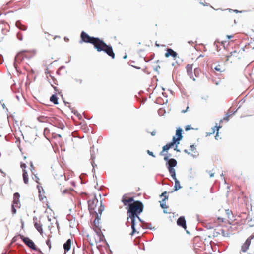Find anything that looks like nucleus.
Segmentation results:
<instances>
[{
	"mask_svg": "<svg viewBox=\"0 0 254 254\" xmlns=\"http://www.w3.org/2000/svg\"><path fill=\"white\" fill-rule=\"evenodd\" d=\"M221 127V126H218L216 124L215 126H214L213 127L211 128L212 131L211 132H210V134H214L216 130H217V131L218 132L219 129Z\"/></svg>",
	"mask_w": 254,
	"mask_h": 254,
	"instance_id": "28",
	"label": "nucleus"
},
{
	"mask_svg": "<svg viewBox=\"0 0 254 254\" xmlns=\"http://www.w3.org/2000/svg\"><path fill=\"white\" fill-rule=\"evenodd\" d=\"M98 202V200L95 195L92 199L88 200V210L90 213H92L93 212L95 211L94 209Z\"/></svg>",
	"mask_w": 254,
	"mask_h": 254,
	"instance_id": "7",
	"label": "nucleus"
},
{
	"mask_svg": "<svg viewBox=\"0 0 254 254\" xmlns=\"http://www.w3.org/2000/svg\"><path fill=\"white\" fill-rule=\"evenodd\" d=\"M15 25L17 28L21 30L25 31L27 29V27L22 25L20 21H17L16 22Z\"/></svg>",
	"mask_w": 254,
	"mask_h": 254,
	"instance_id": "18",
	"label": "nucleus"
},
{
	"mask_svg": "<svg viewBox=\"0 0 254 254\" xmlns=\"http://www.w3.org/2000/svg\"><path fill=\"white\" fill-rule=\"evenodd\" d=\"M34 226L37 230L42 234L43 233V229H42V225L41 224H39L37 222L34 223Z\"/></svg>",
	"mask_w": 254,
	"mask_h": 254,
	"instance_id": "20",
	"label": "nucleus"
},
{
	"mask_svg": "<svg viewBox=\"0 0 254 254\" xmlns=\"http://www.w3.org/2000/svg\"><path fill=\"white\" fill-rule=\"evenodd\" d=\"M200 72V70L199 68L195 67L194 69V74L195 77H198L199 75Z\"/></svg>",
	"mask_w": 254,
	"mask_h": 254,
	"instance_id": "33",
	"label": "nucleus"
},
{
	"mask_svg": "<svg viewBox=\"0 0 254 254\" xmlns=\"http://www.w3.org/2000/svg\"><path fill=\"white\" fill-rule=\"evenodd\" d=\"M180 140H179L178 138H177V137H176L175 136H173L172 140L171 142L174 143V144H175V145L177 146L180 143Z\"/></svg>",
	"mask_w": 254,
	"mask_h": 254,
	"instance_id": "30",
	"label": "nucleus"
},
{
	"mask_svg": "<svg viewBox=\"0 0 254 254\" xmlns=\"http://www.w3.org/2000/svg\"><path fill=\"white\" fill-rule=\"evenodd\" d=\"M166 144L170 148H172L175 145L174 143H173L172 142H170Z\"/></svg>",
	"mask_w": 254,
	"mask_h": 254,
	"instance_id": "49",
	"label": "nucleus"
},
{
	"mask_svg": "<svg viewBox=\"0 0 254 254\" xmlns=\"http://www.w3.org/2000/svg\"><path fill=\"white\" fill-rule=\"evenodd\" d=\"M193 65V64H187L186 70H187V74L190 77V78H192L193 80L195 81V79L193 76V71H192Z\"/></svg>",
	"mask_w": 254,
	"mask_h": 254,
	"instance_id": "10",
	"label": "nucleus"
},
{
	"mask_svg": "<svg viewBox=\"0 0 254 254\" xmlns=\"http://www.w3.org/2000/svg\"><path fill=\"white\" fill-rule=\"evenodd\" d=\"M185 129L186 131H188V130H190L192 129V128L191 127L190 125H188L185 127Z\"/></svg>",
	"mask_w": 254,
	"mask_h": 254,
	"instance_id": "46",
	"label": "nucleus"
},
{
	"mask_svg": "<svg viewBox=\"0 0 254 254\" xmlns=\"http://www.w3.org/2000/svg\"><path fill=\"white\" fill-rule=\"evenodd\" d=\"M192 157H193V158H196L197 156H198V154H192V153H190V154Z\"/></svg>",
	"mask_w": 254,
	"mask_h": 254,
	"instance_id": "63",
	"label": "nucleus"
},
{
	"mask_svg": "<svg viewBox=\"0 0 254 254\" xmlns=\"http://www.w3.org/2000/svg\"><path fill=\"white\" fill-rule=\"evenodd\" d=\"M72 240L68 239L66 242L64 244L63 247L64 250V254L69 251L71 248Z\"/></svg>",
	"mask_w": 254,
	"mask_h": 254,
	"instance_id": "13",
	"label": "nucleus"
},
{
	"mask_svg": "<svg viewBox=\"0 0 254 254\" xmlns=\"http://www.w3.org/2000/svg\"><path fill=\"white\" fill-rule=\"evenodd\" d=\"M19 193L18 192H15L13 195V201L11 208V212L13 214H15L16 213V209L14 206V204L17 206L18 204L19 203Z\"/></svg>",
	"mask_w": 254,
	"mask_h": 254,
	"instance_id": "8",
	"label": "nucleus"
},
{
	"mask_svg": "<svg viewBox=\"0 0 254 254\" xmlns=\"http://www.w3.org/2000/svg\"><path fill=\"white\" fill-rule=\"evenodd\" d=\"M177 165V160L174 158H170V161L169 162L166 163V166L168 168H174L175 167H176Z\"/></svg>",
	"mask_w": 254,
	"mask_h": 254,
	"instance_id": "14",
	"label": "nucleus"
},
{
	"mask_svg": "<svg viewBox=\"0 0 254 254\" xmlns=\"http://www.w3.org/2000/svg\"><path fill=\"white\" fill-rule=\"evenodd\" d=\"M35 54V50H22L18 53L15 56L13 64L20 63L21 62H25V64H28L27 61H25V60H29Z\"/></svg>",
	"mask_w": 254,
	"mask_h": 254,
	"instance_id": "3",
	"label": "nucleus"
},
{
	"mask_svg": "<svg viewBox=\"0 0 254 254\" xmlns=\"http://www.w3.org/2000/svg\"><path fill=\"white\" fill-rule=\"evenodd\" d=\"M225 212L228 218L231 220L232 218L231 217V216L233 215L232 211L228 209L225 210Z\"/></svg>",
	"mask_w": 254,
	"mask_h": 254,
	"instance_id": "32",
	"label": "nucleus"
},
{
	"mask_svg": "<svg viewBox=\"0 0 254 254\" xmlns=\"http://www.w3.org/2000/svg\"><path fill=\"white\" fill-rule=\"evenodd\" d=\"M174 180L175 181V186L174 190V191H177L180 189H181L182 188V186L180 185L179 181L177 178H175V179H174Z\"/></svg>",
	"mask_w": 254,
	"mask_h": 254,
	"instance_id": "19",
	"label": "nucleus"
},
{
	"mask_svg": "<svg viewBox=\"0 0 254 254\" xmlns=\"http://www.w3.org/2000/svg\"><path fill=\"white\" fill-rule=\"evenodd\" d=\"M143 208L144 205L141 201L135 200V202H132L126 207L127 216L138 217V215L143 212Z\"/></svg>",
	"mask_w": 254,
	"mask_h": 254,
	"instance_id": "2",
	"label": "nucleus"
},
{
	"mask_svg": "<svg viewBox=\"0 0 254 254\" xmlns=\"http://www.w3.org/2000/svg\"><path fill=\"white\" fill-rule=\"evenodd\" d=\"M168 170L169 171V172L171 177L173 179L177 178L176 175V171H175V170L174 168H168Z\"/></svg>",
	"mask_w": 254,
	"mask_h": 254,
	"instance_id": "25",
	"label": "nucleus"
},
{
	"mask_svg": "<svg viewBox=\"0 0 254 254\" xmlns=\"http://www.w3.org/2000/svg\"><path fill=\"white\" fill-rule=\"evenodd\" d=\"M18 236L25 243V244L29 248L35 251L39 252L41 254H43L41 250L36 246L35 243L29 238L24 237L23 235L21 234H18Z\"/></svg>",
	"mask_w": 254,
	"mask_h": 254,
	"instance_id": "4",
	"label": "nucleus"
},
{
	"mask_svg": "<svg viewBox=\"0 0 254 254\" xmlns=\"http://www.w3.org/2000/svg\"><path fill=\"white\" fill-rule=\"evenodd\" d=\"M17 38L20 40V41H22V39H23V36H22V35L21 33L18 32L17 34Z\"/></svg>",
	"mask_w": 254,
	"mask_h": 254,
	"instance_id": "42",
	"label": "nucleus"
},
{
	"mask_svg": "<svg viewBox=\"0 0 254 254\" xmlns=\"http://www.w3.org/2000/svg\"><path fill=\"white\" fill-rule=\"evenodd\" d=\"M208 95H206V96H203V97H201V99L202 100H205L206 102L207 101V99H208Z\"/></svg>",
	"mask_w": 254,
	"mask_h": 254,
	"instance_id": "56",
	"label": "nucleus"
},
{
	"mask_svg": "<svg viewBox=\"0 0 254 254\" xmlns=\"http://www.w3.org/2000/svg\"><path fill=\"white\" fill-rule=\"evenodd\" d=\"M164 160L166 161V163H168L169 162V161H170V158H169V156H168V155L166 154V155H165L164 157Z\"/></svg>",
	"mask_w": 254,
	"mask_h": 254,
	"instance_id": "43",
	"label": "nucleus"
},
{
	"mask_svg": "<svg viewBox=\"0 0 254 254\" xmlns=\"http://www.w3.org/2000/svg\"><path fill=\"white\" fill-rule=\"evenodd\" d=\"M18 236H18H18H14V237L12 238V243H14V242H16V241H17Z\"/></svg>",
	"mask_w": 254,
	"mask_h": 254,
	"instance_id": "51",
	"label": "nucleus"
},
{
	"mask_svg": "<svg viewBox=\"0 0 254 254\" xmlns=\"http://www.w3.org/2000/svg\"><path fill=\"white\" fill-rule=\"evenodd\" d=\"M215 70L217 71H219V72H222V70H221V68H220V65L219 64H218L217 66H216L215 68H214Z\"/></svg>",
	"mask_w": 254,
	"mask_h": 254,
	"instance_id": "45",
	"label": "nucleus"
},
{
	"mask_svg": "<svg viewBox=\"0 0 254 254\" xmlns=\"http://www.w3.org/2000/svg\"><path fill=\"white\" fill-rule=\"evenodd\" d=\"M55 178L56 179H60L61 181H65V176L63 174H60L59 175L56 174L55 176Z\"/></svg>",
	"mask_w": 254,
	"mask_h": 254,
	"instance_id": "29",
	"label": "nucleus"
},
{
	"mask_svg": "<svg viewBox=\"0 0 254 254\" xmlns=\"http://www.w3.org/2000/svg\"><path fill=\"white\" fill-rule=\"evenodd\" d=\"M99 240H100V241H103V240H105V241H106V240H105V238H104V235H103V237H102L101 236V235H100V236H99Z\"/></svg>",
	"mask_w": 254,
	"mask_h": 254,
	"instance_id": "60",
	"label": "nucleus"
},
{
	"mask_svg": "<svg viewBox=\"0 0 254 254\" xmlns=\"http://www.w3.org/2000/svg\"><path fill=\"white\" fill-rule=\"evenodd\" d=\"M80 38L81 43L84 42L92 44L98 52L103 51L112 59L115 58V55L111 45L107 44L102 39L98 37L90 36L84 31L81 32Z\"/></svg>",
	"mask_w": 254,
	"mask_h": 254,
	"instance_id": "1",
	"label": "nucleus"
},
{
	"mask_svg": "<svg viewBox=\"0 0 254 254\" xmlns=\"http://www.w3.org/2000/svg\"><path fill=\"white\" fill-rule=\"evenodd\" d=\"M95 156L94 154H91V159L92 160V161L91 162V163L92 164V166L93 167V169H92V172H95V167L97 165L95 164L94 161V160L95 159Z\"/></svg>",
	"mask_w": 254,
	"mask_h": 254,
	"instance_id": "27",
	"label": "nucleus"
},
{
	"mask_svg": "<svg viewBox=\"0 0 254 254\" xmlns=\"http://www.w3.org/2000/svg\"><path fill=\"white\" fill-rule=\"evenodd\" d=\"M220 234V232L217 231L216 230H215L213 233V236L214 237H216Z\"/></svg>",
	"mask_w": 254,
	"mask_h": 254,
	"instance_id": "40",
	"label": "nucleus"
},
{
	"mask_svg": "<svg viewBox=\"0 0 254 254\" xmlns=\"http://www.w3.org/2000/svg\"><path fill=\"white\" fill-rule=\"evenodd\" d=\"M140 227H141L143 229H150V230H156V228L155 227H152L151 226V224H148L147 223V224H145V225H140Z\"/></svg>",
	"mask_w": 254,
	"mask_h": 254,
	"instance_id": "24",
	"label": "nucleus"
},
{
	"mask_svg": "<svg viewBox=\"0 0 254 254\" xmlns=\"http://www.w3.org/2000/svg\"><path fill=\"white\" fill-rule=\"evenodd\" d=\"M94 230L98 236L101 235V236L103 237V234L101 232V228H98V229H94Z\"/></svg>",
	"mask_w": 254,
	"mask_h": 254,
	"instance_id": "31",
	"label": "nucleus"
},
{
	"mask_svg": "<svg viewBox=\"0 0 254 254\" xmlns=\"http://www.w3.org/2000/svg\"><path fill=\"white\" fill-rule=\"evenodd\" d=\"M50 101L54 104H58V98L56 94H53L50 98Z\"/></svg>",
	"mask_w": 254,
	"mask_h": 254,
	"instance_id": "21",
	"label": "nucleus"
},
{
	"mask_svg": "<svg viewBox=\"0 0 254 254\" xmlns=\"http://www.w3.org/2000/svg\"><path fill=\"white\" fill-rule=\"evenodd\" d=\"M176 60V64H179L180 63H182L184 62L183 58L178 56Z\"/></svg>",
	"mask_w": 254,
	"mask_h": 254,
	"instance_id": "34",
	"label": "nucleus"
},
{
	"mask_svg": "<svg viewBox=\"0 0 254 254\" xmlns=\"http://www.w3.org/2000/svg\"><path fill=\"white\" fill-rule=\"evenodd\" d=\"M136 219H137L138 221L142 223V225L147 224V223L143 221L142 219H141L139 215H138V217H136Z\"/></svg>",
	"mask_w": 254,
	"mask_h": 254,
	"instance_id": "41",
	"label": "nucleus"
},
{
	"mask_svg": "<svg viewBox=\"0 0 254 254\" xmlns=\"http://www.w3.org/2000/svg\"><path fill=\"white\" fill-rule=\"evenodd\" d=\"M203 57H204V56H203V55H200L199 56H198V57L197 58V59H196V61H198V62H200V60H200V59L201 58Z\"/></svg>",
	"mask_w": 254,
	"mask_h": 254,
	"instance_id": "57",
	"label": "nucleus"
},
{
	"mask_svg": "<svg viewBox=\"0 0 254 254\" xmlns=\"http://www.w3.org/2000/svg\"><path fill=\"white\" fill-rule=\"evenodd\" d=\"M162 112H165V110H162L161 109H160L158 111V114L160 116H162Z\"/></svg>",
	"mask_w": 254,
	"mask_h": 254,
	"instance_id": "54",
	"label": "nucleus"
},
{
	"mask_svg": "<svg viewBox=\"0 0 254 254\" xmlns=\"http://www.w3.org/2000/svg\"><path fill=\"white\" fill-rule=\"evenodd\" d=\"M165 152L166 151H163V149H162V150L160 152V155H161V156L166 155L167 154L165 153Z\"/></svg>",
	"mask_w": 254,
	"mask_h": 254,
	"instance_id": "59",
	"label": "nucleus"
},
{
	"mask_svg": "<svg viewBox=\"0 0 254 254\" xmlns=\"http://www.w3.org/2000/svg\"><path fill=\"white\" fill-rule=\"evenodd\" d=\"M140 59H141V60L139 61L140 62L147 63V62H148L149 61V60H148L147 59V58H146L145 57H141Z\"/></svg>",
	"mask_w": 254,
	"mask_h": 254,
	"instance_id": "38",
	"label": "nucleus"
},
{
	"mask_svg": "<svg viewBox=\"0 0 254 254\" xmlns=\"http://www.w3.org/2000/svg\"><path fill=\"white\" fill-rule=\"evenodd\" d=\"M122 202L123 203L125 206L128 207L129 204H130L132 202H135V200L133 197H130L128 199H125V196L124 195L122 199Z\"/></svg>",
	"mask_w": 254,
	"mask_h": 254,
	"instance_id": "12",
	"label": "nucleus"
},
{
	"mask_svg": "<svg viewBox=\"0 0 254 254\" xmlns=\"http://www.w3.org/2000/svg\"><path fill=\"white\" fill-rule=\"evenodd\" d=\"M230 115H231V114H227L226 115V117H225L224 118V119H224V120L228 121V120H229V118H229V117Z\"/></svg>",
	"mask_w": 254,
	"mask_h": 254,
	"instance_id": "58",
	"label": "nucleus"
},
{
	"mask_svg": "<svg viewBox=\"0 0 254 254\" xmlns=\"http://www.w3.org/2000/svg\"><path fill=\"white\" fill-rule=\"evenodd\" d=\"M220 234H221L222 235V236H224V237H226V236L228 237V236H229V233H225V232L224 230L223 229H221L220 230Z\"/></svg>",
	"mask_w": 254,
	"mask_h": 254,
	"instance_id": "37",
	"label": "nucleus"
},
{
	"mask_svg": "<svg viewBox=\"0 0 254 254\" xmlns=\"http://www.w3.org/2000/svg\"><path fill=\"white\" fill-rule=\"evenodd\" d=\"M162 149H163V151L168 152V150L170 149L167 144L163 146Z\"/></svg>",
	"mask_w": 254,
	"mask_h": 254,
	"instance_id": "44",
	"label": "nucleus"
},
{
	"mask_svg": "<svg viewBox=\"0 0 254 254\" xmlns=\"http://www.w3.org/2000/svg\"><path fill=\"white\" fill-rule=\"evenodd\" d=\"M51 118L45 116H40L37 118V120L40 122H46L48 119L50 120Z\"/></svg>",
	"mask_w": 254,
	"mask_h": 254,
	"instance_id": "23",
	"label": "nucleus"
},
{
	"mask_svg": "<svg viewBox=\"0 0 254 254\" xmlns=\"http://www.w3.org/2000/svg\"><path fill=\"white\" fill-rule=\"evenodd\" d=\"M68 191V190H67V189H65L64 190H63V191L62 193H63V194H64L66 193Z\"/></svg>",
	"mask_w": 254,
	"mask_h": 254,
	"instance_id": "64",
	"label": "nucleus"
},
{
	"mask_svg": "<svg viewBox=\"0 0 254 254\" xmlns=\"http://www.w3.org/2000/svg\"><path fill=\"white\" fill-rule=\"evenodd\" d=\"M74 80L76 82L79 83L80 84H81L82 83V80L81 79H78L75 78V79H74Z\"/></svg>",
	"mask_w": 254,
	"mask_h": 254,
	"instance_id": "52",
	"label": "nucleus"
},
{
	"mask_svg": "<svg viewBox=\"0 0 254 254\" xmlns=\"http://www.w3.org/2000/svg\"><path fill=\"white\" fill-rule=\"evenodd\" d=\"M147 152V153H148L149 155H150V156H152V157H155V156L154 155V154H153V153L152 152L150 151V150H148Z\"/></svg>",
	"mask_w": 254,
	"mask_h": 254,
	"instance_id": "50",
	"label": "nucleus"
},
{
	"mask_svg": "<svg viewBox=\"0 0 254 254\" xmlns=\"http://www.w3.org/2000/svg\"><path fill=\"white\" fill-rule=\"evenodd\" d=\"M182 132H183V130L182 128H178L176 131V135H175V136L177 137V138H178V139L179 140H180V141L183 138V135H182Z\"/></svg>",
	"mask_w": 254,
	"mask_h": 254,
	"instance_id": "16",
	"label": "nucleus"
},
{
	"mask_svg": "<svg viewBox=\"0 0 254 254\" xmlns=\"http://www.w3.org/2000/svg\"><path fill=\"white\" fill-rule=\"evenodd\" d=\"M104 206L101 204L100 207L98 208V213H99V214L101 215L102 214V212L104 211Z\"/></svg>",
	"mask_w": 254,
	"mask_h": 254,
	"instance_id": "36",
	"label": "nucleus"
},
{
	"mask_svg": "<svg viewBox=\"0 0 254 254\" xmlns=\"http://www.w3.org/2000/svg\"><path fill=\"white\" fill-rule=\"evenodd\" d=\"M168 196H165L161 201H160V206L163 209H166L168 208L167 205L166 204V200H168Z\"/></svg>",
	"mask_w": 254,
	"mask_h": 254,
	"instance_id": "17",
	"label": "nucleus"
},
{
	"mask_svg": "<svg viewBox=\"0 0 254 254\" xmlns=\"http://www.w3.org/2000/svg\"><path fill=\"white\" fill-rule=\"evenodd\" d=\"M166 58L169 56L172 57L174 60H176L178 57V53L171 48H168L166 50V52L165 54Z\"/></svg>",
	"mask_w": 254,
	"mask_h": 254,
	"instance_id": "9",
	"label": "nucleus"
},
{
	"mask_svg": "<svg viewBox=\"0 0 254 254\" xmlns=\"http://www.w3.org/2000/svg\"><path fill=\"white\" fill-rule=\"evenodd\" d=\"M251 244V239H247L245 243L242 246L241 251L243 252H246L249 248Z\"/></svg>",
	"mask_w": 254,
	"mask_h": 254,
	"instance_id": "15",
	"label": "nucleus"
},
{
	"mask_svg": "<svg viewBox=\"0 0 254 254\" xmlns=\"http://www.w3.org/2000/svg\"><path fill=\"white\" fill-rule=\"evenodd\" d=\"M142 70H143V71H144L145 73H147V74H150V72H148V71L146 70V68L142 69Z\"/></svg>",
	"mask_w": 254,
	"mask_h": 254,
	"instance_id": "62",
	"label": "nucleus"
},
{
	"mask_svg": "<svg viewBox=\"0 0 254 254\" xmlns=\"http://www.w3.org/2000/svg\"><path fill=\"white\" fill-rule=\"evenodd\" d=\"M177 224L178 226L186 229L187 228L186 221L184 216H180L177 220Z\"/></svg>",
	"mask_w": 254,
	"mask_h": 254,
	"instance_id": "11",
	"label": "nucleus"
},
{
	"mask_svg": "<svg viewBox=\"0 0 254 254\" xmlns=\"http://www.w3.org/2000/svg\"><path fill=\"white\" fill-rule=\"evenodd\" d=\"M94 213L96 215V218L95 220H98L100 221V215H99V213H98L96 211H94L92 212V213Z\"/></svg>",
	"mask_w": 254,
	"mask_h": 254,
	"instance_id": "39",
	"label": "nucleus"
},
{
	"mask_svg": "<svg viewBox=\"0 0 254 254\" xmlns=\"http://www.w3.org/2000/svg\"><path fill=\"white\" fill-rule=\"evenodd\" d=\"M49 122L51 125L62 130H64L65 128V126L63 122L58 118H51L50 119Z\"/></svg>",
	"mask_w": 254,
	"mask_h": 254,
	"instance_id": "6",
	"label": "nucleus"
},
{
	"mask_svg": "<svg viewBox=\"0 0 254 254\" xmlns=\"http://www.w3.org/2000/svg\"><path fill=\"white\" fill-rule=\"evenodd\" d=\"M99 224H100V221L98 220H94V226L96 228H101L99 226Z\"/></svg>",
	"mask_w": 254,
	"mask_h": 254,
	"instance_id": "35",
	"label": "nucleus"
},
{
	"mask_svg": "<svg viewBox=\"0 0 254 254\" xmlns=\"http://www.w3.org/2000/svg\"><path fill=\"white\" fill-rule=\"evenodd\" d=\"M160 68V67L158 65L155 68H154V70L157 72L158 73H159L158 69Z\"/></svg>",
	"mask_w": 254,
	"mask_h": 254,
	"instance_id": "61",
	"label": "nucleus"
},
{
	"mask_svg": "<svg viewBox=\"0 0 254 254\" xmlns=\"http://www.w3.org/2000/svg\"><path fill=\"white\" fill-rule=\"evenodd\" d=\"M23 178L24 183L27 184L28 183V177L27 172L25 169L23 170Z\"/></svg>",
	"mask_w": 254,
	"mask_h": 254,
	"instance_id": "22",
	"label": "nucleus"
},
{
	"mask_svg": "<svg viewBox=\"0 0 254 254\" xmlns=\"http://www.w3.org/2000/svg\"><path fill=\"white\" fill-rule=\"evenodd\" d=\"M68 107L71 110V112L73 113L75 116H76L79 119H82L81 115L79 114L77 111L74 110L73 108H71L70 106H68Z\"/></svg>",
	"mask_w": 254,
	"mask_h": 254,
	"instance_id": "26",
	"label": "nucleus"
},
{
	"mask_svg": "<svg viewBox=\"0 0 254 254\" xmlns=\"http://www.w3.org/2000/svg\"><path fill=\"white\" fill-rule=\"evenodd\" d=\"M167 192L166 191H165L163 192V193H162V194L160 195V197L164 196L165 197V196H168L167 195Z\"/></svg>",
	"mask_w": 254,
	"mask_h": 254,
	"instance_id": "53",
	"label": "nucleus"
},
{
	"mask_svg": "<svg viewBox=\"0 0 254 254\" xmlns=\"http://www.w3.org/2000/svg\"><path fill=\"white\" fill-rule=\"evenodd\" d=\"M136 217H137L127 216V222H126V225L127 227L129 226V223L131 224V228L132 231L130 234L131 236H133L135 233H139V232L137 231L135 228Z\"/></svg>",
	"mask_w": 254,
	"mask_h": 254,
	"instance_id": "5",
	"label": "nucleus"
},
{
	"mask_svg": "<svg viewBox=\"0 0 254 254\" xmlns=\"http://www.w3.org/2000/svg\"><path fill=\"white\" fill-rule=\"evenodd\" d=\"M190 150L191 151H194L195 150H196V147L194 145H191L190 146Z\"/></svg>",
	"mask_w": 254,
	"mask_h": 254,
	"instance_id": "48",
	"label": "nucleus"
},
{
	"mask_svg": "<svg viewBox=\"0 0 254 254\" xmlns=\"http://www.w3.org/2000/svg\"><path fill=\"white\" fill-rule=\"evenodd\" d=\"M27 166H26V164H25V163H21V167L22 168V169H25V168H26Z\"/></svg>",
	"mask_w": 254,
	"mask_h": 254,
	"instance_id": "55",
	"label": "nucleus"
},
{
	"mask_svg": "<svg viewBox=\"0 0 254 254\" xmlns=\"http://www.w3.org/2000/svg\"><path fill=\"white\" fill-rule=\"evenodd\" d=\"M46 244L48 246L49 249H50L51 248V244L49 239L46 240Z\"/></svg>",
	"mask_w": 254,
	"mask_h": 254,
	"instance_id": "47",
	"label": "nucleus"
}]
</instances>
